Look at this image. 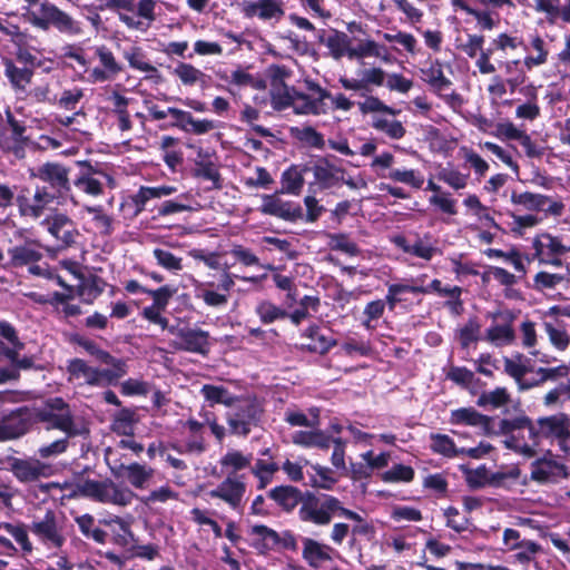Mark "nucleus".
Listing matches in <instances>:
<instances>
[{"mask_svg":"<svg viewBox=\"0 0 570 570\" xmlns=\"http://www.w3.org/2000/svg\"><path fill=\"white\" fill-rule=\"evenodd\" d=\"M112 368L97 367V383L95 386H107L127 374V364L124 360L109 364Z\"/></svg>","mask_w":570,"mask_h":570,"instance_id":"52","label":"nucleus"},{"mask_svg":"<svg viewBox=\"0 0 570 570\" xmlns=\"http://www.w3.org/2000/svg\"><path fill=\"white\" fill-rule=\"evenodd\" d=\"M41 244L35 239H27L24 243L12 246L8 249L10 257L8 266L20 268L33 263H38L42 258Z\"/></svg>","mask_w":570,"mask_h":570,"instance_id":"23","label":"nucleus"},{"mask_svg":"<svg viewBox=\"0 0 570 570\" xmlns=\"http://www.w3.org/2000/svg\"><path fill=\"white\" fill-rule=\"evenodd\" d=\"M63 489L69 490L70 498L85 497L96 502L115 504L119 507L129 505L135 493L128 488H120L111 480H79L73 484H65Z\"/></svg>","mask_w":570,"mask_h":570,"instance_id":"5","label":"nucleus"},{"mask_svg":"<svg viewBox=\"0 0 570 570\" xmlns=\"http://www.w3.org/2000/svg\"><path fill=\"white\" fill-rule=\"evenodd\" d=\"M245 491L246 485L240 476L227 475V478L215 489L210 490L208 494L213 499L223 500L232 509L237 510L240 507Z\"/></svg>","mask_w":570,"mask_h":570,"instance_id":"21","label":"nucleus"},{"mask_svg":"<svg viewBox=\"0 0 570 570\" xmlns=\"http://www.w3.org/2000/svg\"><path fill=\"white\" fill-rule=\"evenodd\" d=\"M134 422L135 412L130 409H121L114 416L112 430L121 435H131Z\"/></svg>","mask_w":570,"mask_h":570,"instance_id":"64","label":"nucleus"},{"mask_svg":"<svg viewBox=\"0 0 570 570\" xmlns=\"http://www.w3.org/2000/svg\"><path fill=\"white\" fill-rule=\"evenodd\" d=\"M35 420L45 425L46 430H59L67 436H79L88 433L85 421L71 411L70 405L61 397L46 401L35 412Z\"/></svg>","mask_w":570,"mask_h":570,"instance_id":"4","label":"nucleus"},{"mask_svg":"<svg viewBox=\"0 0 570 570\" xmlns=\"http://www.w3.org/2000/svg\"><path fill=\"white\" fill-rule=\"evenodd\" d=\"M362 522L363 518L342 505V502L330 494L315 495L305 491V498L298 509V518L302 522L312 523L318 527L328 525L334 517Z\"/></svg>","mask_w":570,"mask_h":570,"instance_id":"1","label":"nucleus"},{"mask_svg":"<svg viewBox=\"0 0 570 570\" xmlns=\"http://www.w3.org/2000/svg\"><path fill=\"white\" fill-rule=\"evenodd\" d=\"M67 371L72 379L80 380L90 386L97 383V367L88 365L81 358H73L68 362Z\"/></svg>","mask_w":570,"mask_h":570,"instance_id":"47","label":"nucleus"},{"mask_svg":"<svg viewBox=\"0 0 570 570\" xmlns=\"http://www.w3.org/2000/svg\"><path fill=\"white\" fill-rule=\"evenodd\" d=\"M499 432L504 435L503 444L515 453L532 459L539 453L533 420L525 414L501 419L498 423Z\"/></svg>","mask_w":570,"mask_h":570,"instance_id":"2","label":"nucleus"},{"mask_svg":"<svg viewBox=\"0 0 570 570\" xmlns=\"http://www.w3.org/2000/svg\"><path fill=\"white\" fill-rule=\"evenodd\" d=\"M261 213L275 216L286 222H296L303 218V209L298 204L285 202L277 195H264L262 197Z\"/></svg>","mask_w":570,"mask_h":570,"instance_id":"19","label":"nucleus"},{"mask_svg":"<svg viewBox=\"0 0 570 570\" xmlns=\"http://www.w3.org/2000/svg\"><path fill=\"white\" fill-rule=\"evenodd\" d=\"M255 313L263 324H272L276 321L287 318L286 309L267 299L257 303Z\"/></svg>","mask_w":570,"mask_h":570,"instance_id":"50","label":"nucleus"},{"mask_svg":"<svg viewBox=\"0 0 570 570\" xmlns=\"http://www.w3.org/2000/svg\"><path fill=\"white\" fill-rule=\"evenodd\" d=\"M430 449L436 454L445 458H456L463 455L464 448L458 449L454 441L446 434L431 433Z\"/></svg>","mask_w":570,"mask_h":570,"instance_id":"45","label":"nucleus"},{"mask_svg":"<svg viewBox=\"0 0 570 570\" xmlns=\"http://www.w3.org/2000/svg\"><path fill=\"white\" fill-rule=\"evenodd\" d=\"M510 402V394L505 387H497L480 394L476 404L481 407L498 409Z\"/></svg>","mask_w":570,"mask_h":570,"instance_id":"53","label":"nucleus"},{"mask_svg":"<svg viewBox=\"0 0 570 570\" xmlns=\"http://www.w3.org/2000/svg\"><path fill=\"white\" fill-rule=\"evenodd\" d=\"M155 7L156 2L154 0H139L136 4L137 14L147 20V22H144L142 20H137L131 16H128L126 13H119V20L125 23L129 29L139 30V31H146L153 21H155Z\"/></svg>","mask_w":570,"mask_h":570,"instance_id":"31","label":"nucleus"},{"mask_svg":"<svg viewBox=\"0 0 570 570\" xmlns=\"http://www.w3.org/2000/svg\"><path fill=\"white\" fill-rule=\"evenodd\" d=\"M533 287L539 292L568 288L566 271L562 273L539 272L533 277Z\"/></svg>","mask_w":570,"mask_h":570,"instance_id":"40","label":"nucleus"},{"mask_svg":"<svg viewBox=\"0 0 570 570\" xmlns=\"http://www.w3.org/2000/svg\"><path fill=\"white\" fill-rule=\"evenodd\" d=\"M501 550L512 553L513 562L521 566L537 563L538 557L543 552L541 544L527 539L519 530L513 528H505L503 530Z\"/></svg>","mask_w":570,"mask_h":570,"instance_id":"9","label":"nucleus"},{"mask_svg":"<svg viewBox=\"0 0 570 570\" xmlns=\"http://www.w3.org/2000/svg\"><path fill=\"white\" fill-rule=\"evenodd\" d=\"M240 12L247 19L276 23L284 18L285 8L282 0H252L242 2Z\"/></svg>","mask_w":570,"mask_h":570,"instance_id":"14","label":"nucleus"},{"mask_svg":"<svg viewBox=\"0 0 570 570\" xmlns=\"http://www.w3.org/2000/svg\"><path fill=\"white\" fill-rule=\"evenodd\" d=\"M510 199L513 205L521 206L525 210L546 212L553 216H560L564 208L562 203L552 200L549 196L530 191H513Z\"/></svg>","mask_w":570,"mask_h":570,"instance_id":"16","label":"nucleus"},{"mask_svg":"<svg viewBox=\"0 0 570 570\" xmlns=\"http://www.w3.org/2000/svg\"><path fill=\"white\" fill-rule=\"evenodd\" d=\"M31 177L47 184V189L57 198H63L70 191L69 169L59 163L42 164Z\"/></svg>","mask_w":570,"mask_h":570,"instance_id":"10","label":"nucleus"},{"mask_svg":"<svg viewBox=\"0 0 570 570\" xmlns=\"http://www.w3.org/2000/svg\"><path fill=\"white\" fill-rule=\"evenodd\" d=\"M58 198L47 189L38 186L32 197L28 195V189H22L16 200L21 216L39 218L45 209Z\"/></svg>","mask_w":570,"mask_h":570,"instance_id":"15","label":"nucleus"},{"mask_svg":"<svg viewBox=\"0 0 570 570\" xmlns=\"http://www.w3.org/2000/svg\"><path fill=\"white\" fill-rule=\"evenodd\" d=\"M361 79L341 77L340 83L346 90H367L370 86L381 87L384 85L386 72L380 67L363 69L360 71Z\"/></svg>","mask_w":570,"mask_h":570,"instance_id":"27","label":"nucleus"},{"mask_svg":"<svg viewBox=\"0 0 570 570\" xmlns=\"http://www.w3.org/2000/svg\"><path fill=\"white\" fill-rule=\"evenodd\" d=\"M278 470L277 463L258 459L252 468V473L259 480V489H264Z\"/></svg>","mask_w":570,"mask_h":570,"instance_id":"61","label":"nucleus"},{"mask_svg":"<svg viewBox=\"0 0 570 570\" xmlns=\"http://www.w3.org/2000/svg\"><path fill=\"white\" fill-rule=\"evenodd\" d=\"M70 528L66 515L52 509H47L42 514L33 515L28 524L30 534L49 551L62 549L69 538Z\"/></svg>","mask_w":570,"mask_h":570,"instance_id":"3","label":"nucleus"},{"mask_svg":"<svg viewBox=\"0 0 570 570\" xmlns=\"http://www.w3.org/2000/svg\"><path fill=\"white\" fill-rule=\"evenodd\" d=\"M421 71L422 79L439 95H442L452 85L451 80L444 76L442 65L439 61Z\"/></svg>","mask_w":570,"mask_h":570,"instance_id":"41","label":"nucleus"},{"mask_svg":"<svg viewBox=\"0 0 570 570\" xmlns=\"http://www.w3.org/2000/svg\"><path fill=\"white\" fill-rule=\"evenodd\" d=\"M303 336L311 340L309 343L302 345V348L308 352L325 354L336 345V341L333 335L328 331H323L316 325L307 327L303 332Z\"/></svg>","mask_w":570,"mask_h":570,"instance_id":"33","label":"nucleus"},{"mask_svg":"<svg viewBox=\"0 0 570 570\" xmlns=\"http://www.w3.org/2000/svg\"><path fill=\"white\" fill-rule=\"evenodd\" d=\"M485 338L495 344H509L514 338V332L510 324H495L485 331Z\"/></svg>","mask_w":570,"mask_h":570,"instance_id":"60","label":"nucleus"},{"mask_svg":"<svg viewBox=\"0 0 570 570\" xmlns=\"http://www.w3.org/2000/svg\"><path fill=\"white\" fill-rule=\"evenodd\" d=\"M252 454H244L238 450H228L219 460V465L228 475H236L237 471L250 465Z\"/></svg>","mask_w":570,"mask_h":570,"instance_id":"39","label":"nucleus"},{"mask_svg":"<svg viewBox=\"0 0 570 570\" xmlns=\"http://www.w3.org/2000/svg\"><path fill=\"white\" fill-rule=\"evenodd\" d=\"M293 442L303 446L327 449L332 439L322 431H297L293 434Z\"/></svg>","mask_w":570,"mask_h":570,"instance_id":"49","label":"nucleus"},{"mask_svg":"<svg viewBox=\"0 0 570 570\" xmlns=\"http://www.w3.org/2000/svg\"><path fill=\"white\" fill-rule=\"evenodd\" d=\"M539 445L543 441L550 444L557 443L563 452H568L570 440V416L567 413L558 412L551 415L539 416L533 420Z\"/></svg>","mask_w":570,"mask_h":570,"instance_id":"8","label":"nucleus"},{"mask_svg":"<svg viewBox=\"0 0 570 570\" xmlns=\"http://www.w3.org/2000/svg\"><path fill=\"white\" fill-rule=\"evenodd\" d=\"M250 546L259 553L267 554L278 547V532L264 524L250 525L247 530Z\"/></svg>","mask_w":570,"mask_h":570,"instance_id":"26","label":"nucleus"},{"mask_svg":"<svg viewBox=\"0 0 570 570\" xmlns=\"http://www.w3.org/2000/svg\"><path fill=\"white\" fill-rule=\"evenodd\" d=\"M92 51L99 61V66L89 71L90 82L99 83L112 80L122 71V65L106 45L95 46Z\"/></svg>","mask_w":570,"mask_h":570,"instance_id":"13","label":"nucleus"},{"mask_svg":"<svg viewBox=\"0 0 570 570\" xmlns=\"http://www.w3.org/2000/svg\"><path fill=\"white\" fill-rule=\"evenodd\" d=\"M372 127L393 140H400L406 134V129L400 120L389 119L384 115L374 116Z\"/></svg>","mask_w":570,"mask_h":570,"instance_id":"44","label":"nucleus"},{"mask_svg":"<svg viewBox=\"0 0 570 570\" xmlns=\"http://www.w3.org/2000/svg\"><path fill=\"white\" fill-rule=\"evenodd\" d=\"M151 254L156 264L170 274L178 275L184 269L183 257L166 247H155Z\"/></svg>","mask_w":570,"mask_h":570,"instance_id":"42","label":"nucleus"},{"mask_svg":"<svg viewBox=\"0 0 570 570\" xmlns=\"http://www.w3.org/2000/svg\"><path fill=\"white\" fill-rule=\"evenodd\" d=\"M4 75L16 89L24 90L31 82L33 71L30 68H19L11 60L4 61Z\"/></svg>","mask_w":570,"mask_h":570,"instance_id":"48","label":"nucleus"},{"mask_svg":"<svg viewBox=\"0 0 570 570\" xmlns=\"http://www.w3.org/2000/svg\"><path fill=\"white\" fill-rule=\"evenodd\" d=\"M350 38L346 33L337 30H332L327 36L326 48L330 50L331 56L335 60L347 56Z\"/></svg>","mask_w":570,"mask_h":570,"instance_id":"54","label":"nucleus"},{"mask_svg":"<svg viewBox=\"0 0 570 570\" xmlns=\"http://www.w3.org/2000/svg\"><path fill=\"white\" fill-rule=\"evenodd\" d=\"M180 341L175 343L176 348L206 355L210 350L209 333L202 328H191L186 326Z\"/></svg>","mask_w":570,"mask_h":570,"instance_id":"25","label":"nucleus"},{"mask_svg":"<svg viewBox=\"0 0 570 570\" xmlns=\"http://www.w3.org/2000/svg\"><path fill=\"white\" fill-rule=\"evenodd\" d=\"M358 106L363 114H382L395 117L401 112V110L387 106L375 96L366 97V99L360 102Z\"/></svg>","mask_w":570,"mask_h":570,"instance_id":"59","label":"nucleus"},{"mask_svg":"<svg viewBox=\"0 0 570 570\" xmlns=\"http://www.w3.org/2000/svg\"><path fill=\"white\" fill-rule=\"evenodd\" d=\"M174 75L186 86H193L198 81L203 82L206 78V75L202 70L186 62H179L174 69Z\"/></svg>","mask_w":570,"mask_h":570,"instance_id":"63","label":"nucleus"},{"mask_svg":"<svg viewBox=\"0 0 570 570\" xmlns=\"http://www.w3.org/2000/svg\"><path fill=\"white\" fill-rule=\"evenodd\" d=\"M48 466L39 460L13 459L10 463L12 474L23 483L35 482L47 475Z\"/></svg>","mask_w":570,"mask_h":570,"instance_id":"28","label":"nucleus"},{"mask_svg":"<svg viewBox=\"0 0 570 570\" xmlns=\"http://www.w3.org/2000/svg\"><path fill=\"white\" fill-rule=\"evenodd\" d=\"M264 409L255 396H239L225 414L230 434L247 436L259 425Z\"/></svg>","mask_w":570,"mask_h":570,"instance_id":"6","label":"nucleus"},{"mask_svg":"<svg viewBox=\"0 0 570 570\" xmlns=\"http://www.w3.org/2000/svg\"><path fill=\"white\" fill-rule=\"evenodd\" d=\"M296 90L285 83L273 87L271 90V102L275 110H284L292 107Z\"/></svg>","mask_w":570,"mask_h":570,"instance_id":"57","label":"nucleus"},{"mask_svg":"<svg viewBox=\"0 0 570 570\" xmlns=\"http://www.w3.org/2000/svg\"><path fill=\"white\" fill-rule=\"evenodd\" d=\"M85 210L92 215L95 227L101 235L109 236L112 234L114 218L107 215L101 206H87Z\"/></svg>","mask_w":570,"mask_h":570,"instance_id":"58","label":"nucleus"},{"mask_svg":"<svg viewBox=\"0 0 570 570\" xmlns=\"http://www.w3.org/2000/svg\"><path fill=\"white\" fill-rule=\"evenodd\" d=\"M213 282H200L195 285V297L203 301L207 307L224 308L228 304L229 295L223 293L218 287L214 288Z\"/></svg>","mask_w":570,"mask_h":570,"instance_id":"34","label":"nucleus"},{"mask_svg":"<svg viewBox=\"0 0 570 570\" xmlns=\"http://www.w3.org/2000/svg\"><path fill=\"white\" fill-rule=\"evenodd\" d=\"M530 476L535 482L549 483L567 478L568 472L566 465L557 461L551 451H547L531 463Z\"/></svg>","mask_w":570,"mask_h":570,"instance_id":"17","label":"nucleus"},{"mask_svg":"<svg viewBox=\"0 0 570 570\" xmlns=\"http://www.w3.org/2000/svg\"><path fill=\"white\" fill-rule=\"evenodd\" d=\"M41 224L47 227L50 235L60 242L61 248L73 245L79 235L73 222L65 214H56Z\"/></svg>","mask_w":570,"mask_h":570,"instance_id":"20","label":"nucleus"},{"mask_svg":"<svg viewBox=\"0 0 570 570\" xmlns=\"http://www.w3.org/2000/svg\"><path fill=\"white\" fill-rule=\"evenodd\" d=\"M405 293L428 294L430 293V288L424 287L421 278H411L402 283L390 284L387 286V294L385 296V301L390 309H393L397 303L403 301L402 295Z\"/></svg>","mask_w":570,"mask_h":570,"instance_id":"32","label":"nucleus"},{"mask_svg":"<svg viewBox=\"0 0 570 570\" xmlns=\"http://www.w3.org/2000/svg\"><path fill=\"white\" fill-rule=\"evenodd\" d=\"M306 88L312 96L296 91L292 104L293 111L296 115H321L325 112L324 100L331 97V94L322 88L315 81H305Z\"/></svg>","mask_w":570,"mask_h":570,"instance_id":"11","label":"nucleus"},{"mask_svg":"<svg viewBox=\"0 0 570 570\" xmlns=\"http://www.w3.org/2000/svg\"><path fill=\"white\" fill-rule=\"evenodd\" d=\"M299 307L292 313H287V318L295 325H299L304 320L309 317V311L317 312L320 307V298L317 296L305 295L299 299Z\"/></svg>","mask_w":570,"mask_h":570,"instance_id":"55","label":"nucleus"},{"mask_svg":"<svg viewBox=\"0 0 570 570\" xmlns=\"http://www.w3.org/2000/svg\"><path fill=\"white\" fill-rule=\"evenodd\" d=\"M151 200L147 186H141L136 194L127 196L120 204V212L129 219L136 218Z\"/></svg>","mask_w":570,"mask_h":570,"instance_id":"37","label":"nucleus"},{"mask_svg":"<svg viewBox=\"0 0 570 570\" xmlns=\"http://www.w3.org/2000/svg\"><path fill=\"white\" fill-rule=\"evenodd\" d=\"M291 134L301 141L306 142L314 148H323L325 145L324 137L311 126L292 127Z\"/></svg>","mask_w":570,"mask_h":570,"instance_id":"62","label":"nucleus"},{"mask_svg":"<svg viewBox=\"0 0 570 570\" xmlns=\"http://www.w3.org/2000/svg\"><path fill=\"white\" fill-rule=\"evenodd\" d=\"M40 13L28 10L26 13L27 20L35 27L41 30H48L51 26L55 27L60 33L67 36H79L82 33L81 23L75 20L70 14L60 10L57 6L49 1L40 4Z\"/></svg>","mask_w":570,"mask_h":570,"instance_id":"7","label":"nucleus"},{"mask_svg":"<svg viewBox=\"0 0 570 570\" xmlns=\"http://www.w3.org/2000/svg\"><path fill=\"white\" fill-rule=\"evenodd\" d=\"M309 170L313 171L315 183L322 189L340 186L346 170L331 163L330 157L318 159Z\"/></svg>","mask_w":570,"mask_h":570,"instance_id":"22","label":"nucleus"},{"mask_svg":"<svg viewBox=\"0 0 570 570\" xmlns=\"http://www.w3.org/2000/svg\"><path fill=\"white\" fill-rule=\"evenodd\" d=\"M79 531L86 539L104 544L107 540V532L96 525L95 518L85 513L75 518Z\"/></svg>","mask_w":570,"mask_h":570,"instance_id":"46","label":"nucleus"},{"mask_svg":"<svg viewBox=\"0 0 570 570\" xmlns=\"http://www.w3.org/2000/svg\"><path fill=\"white\" fill-rule=\"evenodd\" d=\"M200 394L208 403L209 406L223 404L232 407L240 395H235L223 385L204 384L200 389Z\"/></svg>","mask_w":570,"mask_h":570,"instance_id":"36","label":"nucleus"},{"mask_svg":"<svg viewBox=\"0 0 570 570\" xmlns=\"http://www.w3.org/2000/svg\"><path fill=\"white\" fill-rule=\"evenodd\" d=\"M121 469L125 470V475L129 483L136 489L145 488L146 483L154 474V470L151 468H147L139 463L121 465Z\"/></svg>","mask_w":570,"mask_h":570,"instance_id":"51","label":"nucleus"},{"mask_svg":"<svg viewBox=\"0 0 570 570\" xmlns=\"http://www.w3.org/2000/svg\"><path fill=\"white\" fill-rule=\"evenodd\" d=\"M302 558L313 569H320L333 560L334 549L312 538H302Z\"/></svg>","mask_w":570,"mask_h":570,"instance_id":"24","label":"nucleus"},{"mask_svg":"<svg viewBox=\"0 0 570 570\" xmlns=\"http://www.w3.org/2000/svg\"><path fill=\"white\" fill-rule=\"evenodd\" d=\"M267 497L273 500L283 511L289 513L297 505H302L305 498V492H302L299 489L293 485H278L271 489L267 492Z\"/></svg>","mask_w":570,"mask_h":570,"instance_id":"29","label":"nucleus"},{"mask_svg":"<svg viewBox=\"0 0 570 570\" xmlns=\"http://www.w3.org/2000/svg\"><path fill=\"white\" fill-rule=\"evenodd\" d=\"M81 171L73 180V185L90 196H99L104 193V181L114 186V178L100 170H96L89 164H81Z\"/></svg>","mask_w":570,"mask_h":570,"instance_id":"18","label":"nucleus"},{"mask_svg":"<svg viewBox=\"0 0 570 570\" xmlns=\"http://www.w3.org/2000/svg\"><path fill=\"white\" fill-rule=\"evenodd\" d=\"M111 528L114 543L119 547H127L135 541V535L130 529V523L120 517H114L100 521Z\"/></svg>","mask_w":570,"mask_h":570,"instance_id":"38","label":"nucleus"},{"mask_svg":"<svg viewBox=\"0 0 570 570\" xmlns=\"http://www.w3.org/2000/svg\"><path fill=\"white\" fill-rule=\"evenodd\" d=\"M309 170L306 166L299 169L298 166H291L282 174V193L289 195H299L304 186L303 173Z\"/></svg>","mask_w":570,"mask_h":570,"instance_id":"43","label":"nucleus"},{"mask_svg":"<svg viewBox=\"0 0 570 570\" xmlns=\"http://www.w3.org/2000/svg\"><path fill=\"white\" fill-rule=\"evenodd\" d=\"M504 372L513 377L517 383H519L527 373L531 371L528 366V360L522 354H515L511 357H504Z\"/></svg>","mask_w":570,"mask_h":570,"instance_id":"56","label":"nucleus"},{"mask_svg":"<svg viewBox=\"0 0 570 570\" xmlns=\"http://www.w3.org/2000/svg\"><path fill=\"white\" fill-rule=\"evenodd\" d=\"M534 257L541 261L546 257L562 255L568 248L558 237H553L548 233L539 234L533 239Z\"/></svg>","mask_w":570,"mask_h":570,"instance_id":"35","label":"nucleus"},{"mask_svg":"<svg viewBox=\"0 0 570 570\" xmlns=\"http://www.w3.org/2000/svg\"><path fill=\"white\" fill-rule=\"evenodd\" d=\"M449 422L454 425H470L479 428L484 433H489L492 419L481 414L474 407H460L451 411Z\"/></svg>","mask_w":570,"mask_h":570,"instance_id":"30","label":"nucleus"},{"mask_svg":"<svg viewBox=\"0 0 570 570\" xmlns=\"http://www.w3.org/2000/svg\"><path fill=\"white\" fill-rule=\"evenodd\" d=\"M26 127L18 121L10 110L6 112V120L0 112V148L6 153L20 156L23 151V135Z\"/></svg>","mask_w":570,"mask_h":570,"instance_id":"12","label":"nucleus"}]
</instances>
